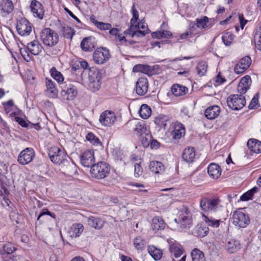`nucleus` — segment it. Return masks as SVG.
Masks as SVG:
<instances>
[{"instance_id":"obj_1","label":"nucleus","mask_w":261,"mask_h":261,"mask_svg":"<svg viewBox=\"0 0 261 261\" xmlns=\"http://www.w3.org/2000/svg\"><path fill=\"white\" fill-rule=\"evenodd\" d=\"M199 203L201 210L209 212L211 214H216L218 218L221 217V212L223 209V206L221 200L219 198L202 197Z\"/></svg>"},{"instance_id":"obj_2","label":"nucleus","mask_w":261,"mask_h":261,"mask_svg":"<svg viewBox=\"0 0 261 261\" xmlns=\"http://www.w3.org/2000/svg\"><path fill=\"white\" fill-rule=\"evenodd\" d=\"M174 221L182 229L187 230L192 227L193 220L192 214L188 207L184 206L178 212L177 218Z\"/></svg>"},{"instance_id":"obj_3","label":"nucleus","mask_w":261,"mask_h":261,"mask_svg":"<svg viewBox=\"0 0 261 261\" xmlns=\"http://www.w3.org/2000/svg\"><path fill=\"white\" fill-rule=\"evenodd\" d=\"M102 73L96 68L90 69L88 73V89L92 91H98L101 85Z\"/></svg>"},{"instance_id":"obj_4","label":"nucleus","mask_w":261,"mask_h":261,"mask_svg":"<svg viewBox=\"0 0 261 261\" xmlns=\"http://www.w3.org/2000/svg\"><path fill=\"white\" fill-rule=\"evenodd\" d=\"M40 38L44 45L49 47L55 46L59 42V35L50 28L43 29L40 33Z\"/></svg>"},{"instance_id":"obj_5","label":"nucleus","mask_w":261,"mask_h":261,"mask_svg":"<svg viewBox=\"0 0 261 261\" xmlns=\"http://www.w3.org/2000/svg\"><path fill=\"white\" fill-rule=\"evenodd\" d=\"M110 172V166L104 162H99L93 165L90 169L92 177L98 179L107 177L109 175Z\"/></svg>"},{"instance_id":"obj_6","label":"nucleus","mask_w":261,"mask_h":261,"mask_svg":"<svg viewBox=\"0 0 261 261\" xmlns=\"http://www.w3.org/2000/svg\"><path fill=\"white\" fill-rule=\"evenodd\" d=\"M48 156L50 161L56 165L60 166L63 162H67V156L65 150L57 146L49 148Z\"/></svg>"},{"instance_id":"obj_7","label":"nucleus","mask_w":261,"mask_h":261,"mask_svg":"<svg viewBox=\"0 0 261 261\" xmlns=\"http://www.w3.org/2000/svg\"><path fill=\"white\" fill-rule=\"evenodd\" d=\"M135 25V29H130V28H129L124 32L126 37H143L148 33L149 29L143 22H137Z\"/></svg>"},{"instance_id":"obj_8","label":"nucleus","mask_w":261,"mask_h":261,"mask_svg":"<svg viewBox=\"0 0 261 261\" xmlns=\"http://www.w3.org/2000/svg\"><path fill=\"white\" fill-rule=\"evenodd\" d=\"M227 103L229 108L232 110H239L245 106L246 100L243 95L233 94L228 97Z\"/></svg>"},{"instance_id":"obj_9","label":"nucleus","mask_w":261,"mask_h":261,"mask_svg":"<svg viewBox=\"0 0 261 261\" xmlns=\"http://www.w3.org/2000/svg\"><path fill=\"white\" fill-rule=\"evenodd\" d=\"M109 50L106 47L97 48L93 54V60L95 64L101 65L110 58Z\"/></svg>"},{"instance_id":"obj_10","label":"nucleus","mask_w":261,"mask_h":261,"mask_svg":"<svg viewBox=\"0 0 261 261\" xmlns=\"http://www.w3.org/2000/svg\"><path fill=\"white\" fill-rule=\"evenodd\" d=\"M232 220L234 225L242 228L246 227L250 222L248 216L240 210L233 213Z\"/></svg>"},{"instance_id":"obj_11","label":"nucleus","mask_w":261,"mask_h":261,"mask_svg":"<svg viewBox=\"0 0 261 261\" xmlns=\"http://www.w3.org/2000/svg\"><path fill=\"white\" fill-rule=\"evenodd\" d=\"M35 152L32 148L27 147L19 154L17 158L18 162L22 165L31 163L34 159Z\"/></svg>"},{"instance_id":"obj_12","label":"nucleus","mask_w":261,"mask_h":261,"mask_svg":"<svg viewBox=\"0 0 261 261\" xmlns=\"http://www.w3.org/2000/svg\"><path fill=\"white\" fill-rule=\"evenodd\" d=\"M16 29L20 35L28 36L32 31V27L25 18H21L17 22Z\"/></svg>"},{"instance_id":"obj_13","label":"nucleus","mask_w":261,"mask_h":261,"mask_svg":"<svg viewBox=\"0 0 261 261\" xmlns=\"http://www.w3.org/2000/svg\"><path fill=\"white\" fill-rule=\"evenodd\" d=\"M116 117L115 113L110 111H105L99 117V122L103 126H110L114 124Z\"/></svg>"},{"instance_id":"obj_14","label":"nucleus","mask_w":261,"mask_h":261,"mask_svg":"<svg viewBox=\"0 0 261 261\" xmlns=\"http://www.w3.org/2000/svg\"><path fill=\"white\" fill-rule=\"evenodd\" d=\"M95 162L94 152L91 150H87L84 151L80 156L81 164L86 167L92 166Z\"/></svg>"},{"instance_id":"obj_15","label":"nucleus","mask_w":261,"mask_h":261,"mask_svg":"<svg viewBox=\"0 0 261 261\" xmlns=\"http://www.w3.org/2000/svg\"><path fill=\"white\" fill-rule=\"evenodd\" d=\"M251 64V58L249 56H246L241 59L235 65L234 71L237 74H241L249 67Z\"/></svg>"},{"instance_id":"obj_16","label":"nucleus","mask_w":261,"mask_h":261,"mask_svg":"<svg viewBox=\"0 0 261 261\" xmlns=\"http://www.w3.org/2000/svg\"><path fill=\"white\" fill-rule=\"evenodd\" d=\"M169 248L170 253L175 258L180 257L184 252V249L181 245L173 239H170L168 241Z\"/></svg>"},{"instance_id":"obj_17","label":"nucleus","mask_w":261,"mask_h":261,"mask_svg":"<svg viewBox=\"0 0 261 261\" xmlns=\"http://www.w3.org/2000/svg\"><path fill=\"white\" fill-rule=\"evenodd\" d=\"M148 82L146 77H140L136 83V93L141 96L145 95L148 91Z\"/></svg>"},{"instance_id":"obj_18","label":"nucleus","mask_w":261,"mask_h":261,"mask_svg":"<svg viewBox=\"0 0 261 261\" xmlns=\"http://www.w3.org/2000/svg\"><path fill=\"white\" fill-rule=\"evenodd\" d=\"M31 11L34 16L40 19H43L44 15V11L42 4L39 2L33 0L31 5Z\"/></svg>"},{"instance_id":"obj_19","label":"nucleus","mask_w":261,"mask_h":261,"mask_svg":"<svg viewBox=\"0 0 261 261\" xmlns=\"http://www.w3.org/2000/svg\"><path fill=\"white\" fill-rule=\"evenodd\" d=\"M88 225L96 230H100L103 228L105 221L99 217L90 216L87 219Z\"/></svg>"},{"instance_id":"obj_20","label":"nucleus","mask_w":261,"mask_h":261,"mask_svg":"<svg viewBox=\"0 0 261 261\" xmlns=\"http://www.w3.org/2000/svg\"><path fill=\"white\" fill-rule=\"evenodd\" d=\"M45 85L46 87V90H45L46 95L50 98L56 97L58 94V91L56 87L54 82L50 79L46 78Z\"/></svg>"},{"instance_id":"obj_21","label":"nucleus","mask_w":261,"mask_h":261,"mask_svg":"<svg viewBox=\"0 0 261 261\" xmlns=\"http://www.w3.org/2000/svg\"><path fill=\"white\" fill-rule=\"evenodd\" d=\"M14 9L13 4L11 0L0 1V11L3 16L10 14Z\"/></svg>"},{"instance_id":"obj_22","label":"nucleus","mask_w":261,"mask_h":261,"mask_svg":"<svg viewBox=\"0 0 261 261\" xmlns=\"http://www.w3.org/2000/svg\"><path fill=\"white\" fill-rule=\"evenodd\" d=\"M221 168L215 163H211L207 167V173L210 177L213 179H218L221 175Z\"/></svg>"},{"instance_id":"obj_23","label":"nucleus","mask_w":261,"mask_h":261,"mask_svg":"<svg viewBox=\"0 0 261 261\" xmlns=\"http://www.w3.org/2000/svg\"><path fill=\"white\" fill-rule=\"evenodd\" d=\"M185 128L183 124L179 122H175L173 125V130L171 133L172 138L179 139L185 135Z\"/></svg>"},{"instance_id":"obj_24","label":"nucleus","mask_w":261,"mask_h":261,"mask_svg":"<svg viewBox=\"0 0 261 261\" xmlns=\"http://www.w3.org/2000/svg\"><path fill=\"white\" fill-rule=\"evenodd\" d=\"M77 89L73 85L70 84L66 88L62 89L61 94L63 96L66 97L67 100L73 99L77 95Z\"/></svg>"},{"instance_id":"obj_25","label":"nucleus","mask_w":261,"mask_h":261,"mask_svg":"<svg viewBox=\"0 0 261 261\" xmlns=\"http://www.w3.org/2000/svg\"><path fill=\"white\" fill-rule=\"evenodd\" d=\"M166 226L164 221L159 217H155L152 220L151 228L155 233L163 230Z\"/></svg>"},{"instance_id":"obj_26","label":"nucleus","mask_w":261,"mask_h":261,"mask_svg":"<svg viewBox=\"0 0 261 261\" xmlns=\"http://www.w3.org/2000/svg\"><path fill=\"white\" fill-rule=\"evenodd\" d=\"M62 172L69 176L73 175L76 172L75 165L70 163L67 159V162H63L60 165Z\"/></svg>"},{"instance_id":"obj_27","label":"nucleus","mask_w":261,"mask_h":261,"mask_svg":"<svg viewBox=\"0 0 261 261\" xmlns=\"http://www.w3.org/2000/svg\"><path fill=\"white\" fill-rule=\"evenodd\" d=\"M220 113V108L214 105L208 107L205 111L204 115L207 119L213 120L217 118Z\"/></svg>"},{"instance_id":"obj_28","label":"nucleus","mask_w":261,"mask_h":261,"mask_svg":"<svg viewBox=\"0 0 261 261\" xmlns=\"http://www.w3.org/2000/svg\"><path fill=\"white\" fill-rule=\"evenodd\" d=\"M84 229V225L80 223H73L69 228V233L72 238L79 237Z\"/></svg>"},{"instance_id":"obj_29","label":"nucleus","mask_w":261,"mask_h":261,"mask_svg":"<svg viewBox=\"0 0 261 261\" xmlns=\"http://www.w3.org/2000/svg\"><path fill=\"white\" fill-rule=\"evenodd\" d=\"M127 125L129 127H132L133 130L137 133L138 135H141L144 132L146 128L144 124L138 121L137 120H134L127 122Z\"/></svg>"},{"instance_id":"obj_30","label":"nucleus","mask_w":261,"mask_h":261,"mask_svg":"<svg viewBox=\"0 0 261 261\" xmlns=\"http://www.w3.org/2000/svg\"><path fill=\"white\" fill-rule=\"evenodd\" d=\"M171 92L176 97L182 96L188 92V88L180 84H174L171 87Z\"/></svg>"},{"instance_id":"obj_31","label":"nucleus","mask_w":261,"mask_h":261,"mask_svg":"<svg viewBox=\"0 0 261 261\" xmlns=\"http://www.w3.org/2000/svg\"><path fill=\"white\" fill-rule=\"evenodd\" d=\"M27 48L32 55L37 56L40 54L43 47L38 40H33L28 44Z\"/></svg>"},{"instance_id":"obj_32","label":"nucleus","mask_w":261,"mask_h":261,"mask_svg":"<svg viewBox=\"0 0 261 261\" xmlns=\"http://www.w3.org/2000/svg\"><path fill=\"white\" fill-rule=\"evenodd\" d=\"M149 169L154 174H162L165 170L164 165L160 162L152 161L150 162Z\"/></svg>"},{"instance_id":"obj_33","label":"nucleus","mask_w":261,"mask_h":261,"mask_svg":"<svg viewBox=\"0 0 261 261\" xmlns=\"http://www.w3.org/2000/svg\"><path fill=\"white\" fill-rule=\"evenodd\" d=\"M247 146L250 151L259 153L261 152V142L255 139H250L247 142Z\"/></svg>"},{"instance_id":"obj_34","label":"nucleus","mask_w":261,"mask_h":261,"mask_svg":"<svg viewBox=\"0 0 261 261\" xmlns=\"http://www.w3.org/2000/svg\"><path fill=\"white\" fill-rule=\"evenodd\" d=\"M217 218H215L212 216H206L205 215H202L203 220L208 226L213 228H217L220 226L221 222L220 217L218 218L216 215Z\"/></svg>"},{"instance_id":"obj_35","label":"nucleus","mask_w":261,"mask_h":261,"mask_svg":"<svg viewBox=\"0 0 261 261\" xmlns=\"http://www.w3.org/2000/svg\"><path fill=\"white\" fill-rule=\"evenodd\" d=\"M182 159L187 163H192L195 157V150L193 147H188L185 149L182 153Z\"/></svg>"},{"instance_id":"obj_36","label":"nucleus","mask_w":261,"mask_h":261,"mask_svg":"<svg viewBox=\"0 0 261 261\" xmlns=\"http://www.w3.org/2000/svg\"><path fill=\"white\" fill-rule=\"evenodd\" d=\"M240 242L239 241L230 240L226 244V249L230 253L236 252L240 248Z\"/></svg>"},{"instance_id":"obj_37","label":"nucleus","mask_w":261,"mask_h":261,"mask_svg":"<svg viewBox=\"0 0 261 261\" xmlns=\"http://www.w3.org/2000/svg\"><path fill=\"white\" fill-rule=\"evenodd\" d=\"M149 254L155 260L160 259L162 256V251L154 246H149L148 248Z\"/></svg>"},{"instance_id":"obj_38","label":"nucleus","mask_w":261,"mask_h":261,"mask_svg":"<svg viewBox=\"0 0 261 261\" xmlns=\"http://www.w3.org/2000/svg\"><path fill=\"white\" fill-rule=\"evenodd\" d=\"M169 121L170 120L168 116L162 114L158 115L155 117L154 120V122L155 124L160 127H165Z\"/></svg>"},{"instance_id":"obj_39","label":"nucleus","mask_w":261,"mask_h":261,"mask_svg":"<svg viewBox=\"0 0 261 261\" xmlns=\"http://www.w3.org/2000/svg\"><path fill=\"white\" fill-rule=\"evenodd\" d=\"M152 37L154 38L160 39L164 38L166 39H169L172 37V33L169 31L161 30L154 32L151 34Z\"/></svg>"},{"instance_id":"obj_40","label":"nucleus","mask_w":261,"mask_h":261,"mask_svg":"<svg viewBox=\"0 0 261 261\" xmlns=\"http://www.w3.org/2000/svg\"><path fill=\"white\" fill-rule=\"evenodd\" d=\"M51 76L59 84L63 83L64 78L61 72L58 71L57 69L53 67L50 70Z\"/></svg>"},{"instance_id":"obj_41","label":"nucleus","mask_w":261,"mask_h":261,"mask_svg":"<svg viewBox=\"0 0 261 261\" xmlns=\"http://www.w3.org/2000/svg\"><path fill=\"white\" fill-rule=\"evenodd\" d=\"M192 261H205L203 253L198 249L195 248L191 251Z\"/></svg>"},{"instance_id":"obj_42","label":"nucleus","mask_w":261,"mask_h":261,"mask_svg":"<svg viewBox=\"0 0 261 261\" xmlns=\"http://www.w3.org/2000/svg\"><path fill=\"white\" fill-rule=\"evenodd\" d=\"M81 47L84 51H89L92 50L94 45L90 38H85L81 43Z\"/></svg>"},{"instance_id":"obj_43","label":"nucleus","mask_w":261,"mask_h":261,"mask_svg":"<svg viewBox=\"0 0 261 261\" xmlns=\"http://www.w3.org/2000/svg\"><path fill=\"white\" fill-rule=\"evenodd\" d=\"M140 116L143 119L148 118L151 113L150 108L147 105H142L139 111Z\"/></svg>"},{"instance_id":"obj_44","label":"nucleus","mask_w":261,"mask_h":261,"mask_svg":"<svg viewBox=\"0 0 261 261\" xmlns=\"http://www.w3.org/2000/svg\"><path fill=\"white\" fill-rule=\"evenodd\" d=\"M258 188L254 187L250 190H248L246 193H244L241 197L240 200L243 201H248L252 198L254 194L258 191Z\"/></svg>"},{"instance_id":"obj_45","label":"nucleus","mask_w":261,"mask_h":261,"mask_svg":"<svg viewBox=\"0 0 261 261\" xmlns=\"http://www.w3.org/2000/svg\"><path fill=\"white\" fill-rule=\"evenodd\" d=\"M195 22L197 28L200 29H205L208 27V18L206 16L200 18H197L196 19Z\"/></svg>"},{"instance_id":"obj_46","label":"nucleus","mask_w":261,"mask_h":261,"mask_svg":"<svg viewBox=\"0 0 261 261\" xmlns=\"http://www.w3.org/2000/svg\"><path fill=\"white\" fill-rule=\"evenodd\" d=\"M234 39V35L229 32H226L222 36V40L224 44L227 46H230Z\"/></svg>"},{"instance_id":"obj_47","label":"nucleus","mask_w":261,"mask_h":261,"mask_svg":"<svg viewBox=\"0 0 261 261\" xmlns=\"http://www.w3.org/2000/svg\"><path fill=\"white\" fill-rule=\"evenodd\" d=\"M134 245L137 249L142 250L146 245V241L142 237L138 236L134 239Z\"/></svg>"},{"instance_id":"obj_48","label":"nucleus","mask_w":261,"mask_h":261,"mask_svg":"<svg viewBox=\"0 0 261 261\" xmlns=\"http://www.w3.org/2000/svg\"><path fill=\"white\" fill-rule=\"evenodd\" d=\"M196 68L198 75L201 76H203L207 71V63L204 61H200L198 63Z\"/></svg>"},{"instance_id":"obj_49","label":"nucleus","mask_w":261,"mask_h":261,"mask_svg":"<svg viewBox=\"0 0 261 261\" xmlns=\"http://www.w3.org/2000/svg\"><path fill=\"white\" fill-rule=\"evenodd\" d=\"M63 34L65 38L72 39L73 36L75 34V31L72 28L68 26H64L62 28Z\"/></svg>"},{"instance_id":"obj_50","label":"nucleus","mask_w":261,"mask_h":261,"mask_svg":"<svg viewBox=\"0 0 261 261\" xmlns=\"http://www.w3.org/2000/svg\"><path fill=\"white\" fill-rule=\"evenodd\" d=\"M86 139L92 144L95 146H101V143L98 137L95 136L93 133H89L86 136Z\"/></svg>"},{"instance_id":"obj_51","label":"nucleus","mask_w":261,"mask_h":261,"mask_svg":"<svg viewBox=\"0 0 261 261\" xmlns=\"http://www.w3.org/2000/svg\"><path fill=\"white\" fill-rule=\"evenodd\" d=\"M132 12L133 14V18L130 20V29L136 28L135 24L137 23L138 19L139 14L138 11L135 9V7L133 5L132 7Z\"/></svg>"},{"instance_id":"obj_52","label":"nucleus","mask_w":261,"mask_h":261,"mask_svg":"<svg viewBox=\"0 0 261 261\" xmlns=\"http://www.w3.org/2000/svg\"><path fill=\"white\" fill-rule=\"evenodd\" d=\"M251 83V79L250 76L246 75L241 79L239 84L248 90L250 88Z\"/></svg>"},{"instance_id":"obj_53","label":"nucleus","mask_w":261,"mask_h":261,"mask_svg":"<svg viewBox=\"0 0 261 261\" xmlns=\"http://www.w3.org/2000/svg\"><path fill=\"white\" fill-rule=\"evenodd\" d=\"M95 25L99 29L101 30H108L112 28V25L109 23H104L99 22L97 20H94L93 21Z\"/></svg>"},{"instance_id":"obj_54","label":"nucleus","mask_w":261,"mask_h":261,"mask_svg":"<svg viewBox=\"0 0 261 261\" xmlns=\"http://www.w3.org/2000/svg\"><path fill=\"white\" fill-rule=\"evenodd\" d=\"M208 232V227L199 226L196 228L195 233H196L198 237L200 238H203L207 234Z\"/></svg>"},{"instance_id":"obj_55","label":"nucleus","mask_w":261,"mask_h":261,"mask_svg":"<svg viewBox=\"0 0 261 261\" xmlns=\"http://www.w3.org/2000/svg\"><path fill=\"white\" fill-rule=\"evenodd\" d=\"M16 250L14 246L11 243H8L3 246V250L4 252H2L1 254L2 255H5V253L10 254L12 253Z\"/></svg>"},{"instance_id":"obj_56","label":"nucleus","mask_w":261,"mask_h":261,"mask_svg":"<svg viewBox=\"0 0 261 261\" xmlns=\"http://www.w3.org/2000/svg\"><path fill=\"white\" fill-rule=\"evenodd\" d=\"M155 66H149L147 65H144L142 73L148 75L149 76L155 74Z\"/></svg>"},{"instance_id":"obj_57","label":"nucleus","mask_w":261,"mask_h":261,"mask_svg":"<svg viewBox=\"0 0 261 261\" xmlns=\"http://www.w3.org/2000/svg\"><path fill=\"white\" fill-rule=\"evenodd\" d=\"M197 27L196 25L195 22H191L189 24L188 30L189 32L190 33V35H197L198 36H199L200 34V33L197 30Z\"/></svg>"},{"instance_id":"obj_58","label":"nucleus","mask_w":261,"mask_h":261,"mask_svg":"<svg viewBox=\"0 0 261 261\" xmlns=\"http://www.w3.org/2000/svg\"><path fill=\"white\" fill-rule=\"evenodd\" d=\"M3 105L4 106L5 111L7 113H10L13 110V107L14 106V102L12 100H9L6 102H3Z\"/></svg>"},{"instance_id":"obj_59","label":"nucleus","mask_w":261,"mask_h":261,"mask_svg":"<svg viewBox=\"0 0 261 261\" xmlns=\"http://www.w3.org/2000/svg\"><path fill=\"white\" fill-rule=\"evenodd\" d=\"M143 170L139 164L134 165V176L136 177H139L143 173Z\"/></svg>"},{"instance_id":"obj_60","label":"nucleus","mask_w":261,"mask_h":261,"mask_svg":"<svg viewBox=\"0 0 261 261\" xmlns=\"http://www.w3.org/2000/svg\"><path fill=\"white\" fill-rule=\"evenodd\" d=\"M15 119L18 123L22 127H29L30 126V122H27L24 119L19 117H16Z\"/></svg>"},{"instance_id":"obj_61","label":"nucleus","mask_w":261,"mask_h":261,"mask_svg":"<svg viewBox=\"0 0 261 261\" xmlns=\"http://www.w3.org/2000/svg\"><path fill=\"white\" fill-rule=\"evenodd\" d=\"M254 41L256 48L261 50V36L256 34L255 36Z\"/></svg>"},{"instance_id":"obj_62","label":"nucleus","mask_w":261,"mask_h":261,"mask_svg":"<svg viewBox=\"0 0 261 261\" xmlns=\"http://www.w3.org/2000/svg\"><path fill=\"white\" fill-rule=\"evenodd\" d=\"M258 103V98H256L255 96H254L252 100H251L249 106L248 108L249 109H253L255 108L256 105Z\"/></svg>"},{"instance_id":"obj_63","label":"nucleus","mask_w":261,"mask_h":261,"mask_svg":"<svg viewBox=\"0 0 261 261\" xmlns=\"http://www.w3.org/2000/svg\"><path fill=\"white\" fill-rule=\"evenodd\" d=\"M116 38V39L120 41L121 44H126L127 40L126 39L125 37L122 34H118Z\"/></svg>"},{"instance_id":"obj_64","label":"nucleus","mask_w":261,"mask_h":261,"mask_svg":"<svg viewBox=\"0 0 261 261\" xmlns=\"http://www.w3.org/2000/svg\"><path fill=\"white\" fill-rule=\"evenodd\" d=\"M22 257L19 255H9L8 259L5 261H21Z\"/></svg>"}]
</instances>
